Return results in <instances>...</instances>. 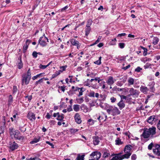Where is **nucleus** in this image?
I'll list each match as a JSON object with an SVG mask.
<instances>
[{
  "mask_svg": "<svg viewBox=\"0 0 160 160\" xmlns=\"http://www.w3.org/2000/svg\"><path fill=\"white\" fill-rule=\"evenodd\" d=\"M156 128L152 127L151 128H144L143 130V132L141 135L144 138H149L151 135H153L156 133Z\"/></svg>",
  "mask_w": 160,
  "mask_h": 160,
  "instance_id": "obj_1",
  "label": "nucleus"
},
{
  "mask_svg": "<svg viewBox=\"0 0 160 160\" xmlns=\"http://www.w3.org/2000/svg\"><path fill=\"white\" fill-rule=\"evenodd\" d=\"M31 72L30 69L29 68L27 73H23L22 75V85H23L24 84L28 85L31 79Z\"/></svg>",
  "mask_w": 160,
  "mask_h": 160,
  "instance_id": "obj_2",
  "label": "nucleus"
},
{
  "mask_svg": "<svg viewBox=\"0 0 160 160\" xmlns=\"http://www.w3.org/2000/svg\"><path fill=\"white\" fill-rule=\"evenodd\" d=\"M132 148V146L131 145H128L126 146L124 150V152L125 153L122 155V157L126 158H129L132 154L131 152V151Z\"/></svg>",
  "mask_w": 160,
  "mask_h": 160,
  "instance_id": "obj_3",
  "label": "nucleus"
},
{
  "mask_svg": "<svg viewBox=\"0 0 160 160\" xmlns=\"http://www.w3.org/2000/svg\"><path fill=\"white\" fill-rule=\"evenodd\" d=\"M107 112L110 114L111 112L112 113V115L113 116H115L119 114L121 112L116 107H113L112 106H110L109 108L107 109Z\"/></svg>",
  "mask_w": 160,
  "mask_h": 160,
  "instance_id": "obj_4",
  "label": "nucleus"
},
{
  "mask_svg": "<svg viewBox=\"0 0 160 160\" xmlns=\"http://www.w3.org/2000/svg\"><path fill=\"white\" fill-rule=\"evenodd\" d=\"M9 131L10 134L11 136H14L15 138L18 140H22L23 139V137L19 135L20 133L18 130H13V129L10 128Z\"/></svg>",
  "mask_w": 160,
  "mask_h": 160,
  "instance_id": "obj_5",
  "label": "nucleus"
},
{
  "mask_svg": "<svg viewBox=\"0 0 160 160\" xmlns=\"http://www.w3.org/2000/svg\"><path fill=\"white\" fill-rule=\"evenodd\" d=\"M38 44L43 47L46 46L47 42H48V39L45 37L44 34L42 37L40 38L38 41Z\"/></svg>",
  "mask_w": 160,
  "mask_h": 160,
  "instance_id": "obj_6",
  "label": "nucleus"
},
{
  "mask_svg": "<svg viewBox=\"0 0 160 160\" xmlns=\"http://www.w3.org/2000/svg\"><path fill=\"white\" fill-rule=\"evenodd\" d=\"M91 158L89 160H98L101 157V153L98 152H93L90 155Z\"/></svg>",
  "mask_w": 160,
  "mask_h": 160,
  "instance_id": "obj_7",
  "label": "nucleus"
},
{
  "mask_svg": "<svg viewBox=\"0 0 160 160\" xmlns=\"http://www.w3.org/2000/svg\"><path fill=\"white\" fill-rule=\"evenodd\" d=\"M9 145V149L12 151L17 149L18 147V144L15 142H10Z\"/></svg>",
  "mask_w": 160,
  "mask_h": 160,
  "instance_id": "obj_8",
  "label": "nucleus"
},
{
  "mask_svg": "<svg viewBox=\"0 0 160 160\" xmlns=\"http://www.w3.org/2000/svg\"><path fill=\"white\" fill-rule=\"evenodd\" d=\"M70 42L73 46H76L78 49L80 48V44L78 41L72 38L70 39Z\"/></svg>",
  "mask_w": 160,
  "mask_h": 160,
  "instance_id": "obj_9",
  "label": "nucleus"
},
{
  "mask_svg": "<svg viewBox=\"0 0 160 160\" xmlns=\"http://www.w3.org/2000/svg\"><path fill=\"white\" fill-rule=\"evenodd\" d=\"M115 79H114L113 78L112 76L108 77V79L106 80V83L109 85L111 86L116 81Z\"/></svg>",
  "mask_w": 160,
  "mask_h": 160,
  "instance_id": "obj_10",
  "label": "nucleus"
},
{
  "mask_svg": "<svg viewBox=\"0 0 160 160\" xmlns=\"http://www.w3.org/2000/svg\"><path fill=\"white\" fill-rule=\"evenodd\" d=\"M84 84L85 85L88 86L89 87H91L93 89H98L99 87L97 83L95 84H90L88 82H85L84 83Z\"/></svg>",
  "mask_w": 160,
  "mask_h": 160,
  "instance_id": "obj_11",
  "label": "nucleus"
},
{
  "mask_svg": "<svg viewBox=\"0 0 160 160\" xmlns=\"http://www.w3.org/2000/svg\"><path fill=\"white\" fill-rule=\"evenodd\" d=\"M155 116L154 115L149 117L147 120V121L149 123L152 124L156 120Z\"/></svg>",
  "mask_w": 160,
  "mask_h": 160,
  "instance_id": "obj_12",
  "label": "nucleus"
},
{
  "mask_svg": "<svg viewBox=\"0 0 160 160\" xmlns=\"http://www.w3.org/2000/svg\"><path fill=\"white\" fill-rule=\"evenodd\" d=\"M129 93L132 95H138V91L136 89H134L133 88H130L129 91Z\"/></svg>",
  "mask_w": 160,
  "mask_h": 160,
  "instance_id": "obj_13",
  "label": "nucleus"
},
{
  "mask_svg": "<svg viewBox=\"0 0 160 160\" xmlns=\"http://www.w3.org/2000/svg\"><path fill=\"white\" fill-rule=\"evenodd\" d=\"M140 91L144 94H147L149 91V89L146 87L141 86L140 88Z\"/></svg>",
  "mask_w": 160,
  "mask_h": 160,
  "instance_id": "obj_14",
  "label": "nucleus"
},
{
  "mask_svg": "<svg viewBox=\"0 0 160 160\" xmlns=\"http://www.w3.org/2000/svg\"><path fill=\"white\" fill-rule=\"evenodd\" d=\"M124 158L122 157L121 154H118L114 157H113L111 160H122Z\"/></svg>",
  "mask_w": 160,
  "mask_h": 160,
  "instance_id": "obj_15",
  "label": "nucleus"
},
{
  "mask_svg": "<svg viewBox=\"0 0 160 160\" xmlns=\"http://www.w3.org/2000/svg\"><path fill=\"white\" fill-rule=\"evenodd\" d=\"M27 117L32 121L33 120H34L35 119V114L32 112H29L27 115Z\"/></svg>",
  "mask_w": 160,
  "mask_h": 160,
  "instance_id": "obj_16",
  "label": "nucleus"
},
{
  "mask_svg": "<svg viewBox=\"0 0 160 160\" xmlns=\"http://www.w3.org/2000/svg\"><path fill=\"white\" fill-rule=\"evenodd\" d=\"M117 105L119 107V108L120 110L122 109L125 106V104L123 102V100H121L118 103Z\"/></svg>",
  "mask_w": 160,
  "mask_h": 160,
  "instance_id": "obj_17",
  "label": "nucleus"
},
{
  "mask_svg": "<svg viewBox=\"0 0 160 160\" xmlns=\"http://www.w3.org/2000/svg\"><path fill=\"white\" fill-rule=\"evenodd\" d=\"M74 118L75 121L78 124L80 123L81 122V120L80 117V115L78 113H76L74 116Z\"/></svg>",
  "mask_w": 160,
  "mask_h": 160,
  "instance_id": "obj_18",
  "label": "nucleus"
},
{
  "mask_svg": "<svg viewBox=\"0 0 160 160\" xmlns=\"http://www.w3.org/2000/svg\"><path fill=\"white\" fill-rule=\"evenodd\" d=\"M92 139H93V143L94 145H97L99 144V140L98 136H93L92 137Z\"/></svg>",
  "mask_w": 160,
  "mask_h": 160,
  "instance_id": "obj_19",
  "label": "nucleus"
},
{
  "mask_svg": "<svg viewBox=\"0 0 160 160\" xmlns=\"http://www.w3.org/2000/svg\"><path fill=\"white\" fill-rule=\"evenodd\" d=\"M134 79L132 78H128V85L130 86L131 85H132L134 84Z\"/></svg>",
  "mask_w": 160,
  "mask_h": 160,
  "instance_id": "obj_20",
  "label": "nucleus"
},
{
  "mask_svg": "<svg viewBox=\"0 0 160 160\" xmlns=\"http://www.w3.org/2000/svg\"><path fill=\"white\" fill-rule=\"evenodd\" d=\"M115 144L116 145H122L123 144V142L121 141V140L119 138H117L116 139L115 141Z\"/></svg>",
  "mask_w": 160,
  "mask_h": 160,
  "instance_id": "obj_21",
  "label": "nucleus"
},
{
  "mask_svg": "<svg viewBox=\"0 0 160 160\" xmlns=\"http://www.w3.org/2000/svg\"><path fill=\"white\" fill-rule=\"evenodd\" d=\"M29 41L28 40H27L25 42V44L23 48V52L25 53L26 52V50L27 49L28 47V42Z\"/></svg>",
  "mask_w": 160,
  "mask_h": 160,
  "instance_id": "obj_22",
  "label": "nucleus"
},
{
  "mask_svg": "<svg viewBox=\"0 0 160 160\" xmlns=\"http://www.w3.org/2000/svg\"><path fill=\"white\" fill-rule=\"evenodd\" d=\"M104 117L105 118V119L103 120V121H104L107 118V116L106 115H105L104 114H103L102 116H99L98 119L99 121L101 122L102 120H103L104 119Z\"/></svg>",
  "mask_w": 160,
  "mask_h": 160,
  "instance_id": "obj_23",
  "label": "nucleus"
},
{
  "mask_svg": "<svg viewBox=\"0 0 160 160\" xmlns=\"http://www.w3.org/2000/svg\"><path fill=\"white\" fill-rule=\"evenodd\" d=\"M154 84L153 82H151V84L150 83V84L148 85V86H149L150 88V91L151 92H154L155 90V88H154Z\"/></svg>",
  "mask_w": 160,
  "mask_h": 160,
  "instance_id": "obj_24",
  "label": "nucleus"
},
{
  "mask_svg": "<svg viewBox=\"0 0 160 160\" xmlns=\"http://www.w3.org/2000/svg\"><path fill=\"white\" fill-rule=\"evenodd\" d=\"M81 109L82 110H83L84 112H86L88 111V108L84 104H82L81 106Z\"/></svg>",
  "mask_w": 160,
  "mask_h": 160,
  "instance_id": "obj_25",
  "label": "nucleus"
},
{
  "mask_svg": "<svg viewBox=\"0 0 160 160\" xmlns=\"http://www.w3.org/2000/svg\"><path fill=\"white\" fill-rule=\"evenodd\" d=\"M79 105L78 104L74 105L73 106V109L75 112H78L80 110Z\"/></svg>",
  "mask_w": 160,
  "mask_h": 160,
  "instance_id": "obj_26",
  "label": "nucleus"
},
{
  "mask_svg": "<svg viewBox=\"0 0 160 160\" xmlns=\"http://www.w3.org/2000/svg\"><path fill=\"white\" fill-rule=\"evenodd\" d=\"M159 41V39L156 37H154L152 40V43L154 45L157 44Z\"/></svg>",
  "mask_w": 160,
  "mask_h": 160,
  "instance_id": "obj_27",
  "label": "nucleus"
},
{
  "mask_svg": "<svg viewBox=\"0 0 160 160\" xmlns=\"http://www.w3.org/2000/svg\"><path fill=\"white\" fill-rule=\"evenodd\" d=\"M105 83L106 82L105 81H102L99 83V84L100 86L102 87V88L105 89L106 88Z\"/></svg>",
  "mask_w": 160,
  "mask_h": 160,
  "instance_id": "obj_28",
  "label": "nucleus"
},
{
  "mask_svg": "<svg viewBox=\"0 0 160 160\" xmlns=\"http://www.w3.org/2000/svg\"><path fill=\"white\" fill-rule=\"evenodd\" d=\"M40 138H34L30 142L31 144H34L39 142L40 140Z\"/></svg>",
  "mask_w": 160,
  "mask_h": 160,
  "instance_id": "obj_29",
  "label": "nucleus"
},
{
  "mask_svg": "<svg viewBox=\"0 0 160 160\" xmlns=\"http://www.w3.org/2000/svg\"><path fill=\"white\" fill-rule=\"evenodd\" d=\"M153 153L159 156L160 155V150L157 149H153Z\"/></svg>",
  "mask_w": 160,
  "mask_h": 160,
  "instance_id": "obj_30",
  "label": "nucleus"
},
{
  "mask_svg": "<svg viewBox=\"0 0 160 160\" xmlns=\"http://www.w3.org/2000/svg\"><path fill=\"white\" fill-rule=\"evenodd\" d=\"M64 118V115L63 114H61V115H60L59 113V115L58 116V117L57 118V119L58 120L62 121V120Z\"/></svg>",
  "mask_w": 160,
  "mask_h": 160,
  "instance_id": "obj_31",
  "label": "nucleus"
},
{
  "mask_svg": "<svg viewBox=\"0 0 160 160\" xmlns=\"http://www.w3.org/2000/svg\"><path fill=\"white\" fill-rule=\"evenodd\" d=\"M87 28L85 29V35L88 36L90 33L91 30L90 27H86Z\"/></svg>",
  "mask_w": 160,
  "mask_h": 160,
  "instance_id": "obj_32",
  "label": "nucleus"
},
{
  "mask_svg": "<svg viewBox=\"0 0 160 160\" xmlns=\"http://www.w3.org/2000/svg\"><path fill=\"white\" fill-rule=\"evenodd\" d=\"M95 92L93 91H90L88 94V96L90 97H95Z\"/></svg>",
  "mask_w": 160,
  "mask_h": 160,
  "instance_id": "obj_33",
  "label": "nucleus"
},
{
  "mask_svg": "<svg viewBox=\"0 0 160 160\" xmlns=\"http://www.w3.org/2000/svg\"><path fill=\"white\" fill-rule=\"evenodd\" d=\"M102 58L101 57H100L99 58V59L94 62V63L97 65H100L101 64V59Z\"/></svg>",
  "mask_w": 160,
  "mask_h": 160,
  "instance_id": "obj_34",
  "label": "nucleus"
},
{
  "mask_svg": "<svg viewBox=\"0 0 160 160\" xmlns=\"http://www.w3.org/2000/svg\"><path fill=\"white\" fill-rule=\"evenodd\" d=\"M84 91V89L83 88H80V89L79 90V94L78 95V96L80 97L83 94V92Z\"/></svg>",
  "mask_w": 160,
  "mask_h": 160,
  "instance_id": "obj_35",
  "label": "nucleus"
},
{
  "mask_svg": "<svg viewBox=\"0 0 160 160\" xmlns=\"http://www.w3.org/2000/svg\"><path fill=\"white\" fill-rule=\"evenodd\" d=\"M117 40L116 38H114L113 39H112V40L110 42V43L111 45H115L116 44V42Z\"/></svg>",
  "mask_w": 160,
  "mask_h": 160,
  "instance_id": "obj_36",
  "label": "nucleus"
},
{
  "mask_svg": "<svg viewBox=\"0 0 160 160\" xmlns=\"http://www.w3.org/2000/svg\"><path fill=\"white\" fill-rule=\"evenodd\" d=\"M68 93L69 96H72L75 94V91L70 90L68 92Z\"/></svg>",
  "mask_w": 160,
  "mask_h": 160,
  "instance_id": "obj_37",
  "label": "nucleus"
},
{
  "mask_svg": "<svg viewBox=\"0 0 160 160\" xmlns=\"http://www.w3.org/2000/svg\"><path fill=\"white\" fill-rule=\"evenodd\" d=\"M84 155H78L75 160H84Z\"/></svg>",
  "mask_w": 160,
  "mask_h": 160,
  "instance_id": "obj_38",
  "label": "nucleus"
},
{
  "mask_svg": "<svg viewBox=\"0 0 160 160\" xmlns=\"http://www.w3.org/2000/svg\"><path fill=\"white\" fill-rule=\"evenodd\" d=\"M118 46L119 48L122 49L124 48L125 44L122 42H120L118 43Z\"/></svg>",
  "mask_w": 160,
  "mask_h": 160,
  "instance_id": "obj_39",
  "label": "nucleus"
},
{
  "mask_svg": "<svg viewBox=\"0 0 160 160\" xmlns=\"http://www.w3.org/2000/svg\"><path fill=\"white\" fill-rule=\"evenodd\" d=\"M110 154L109 152H104L103 154L102 157L104 158H106L108 157L109 156H110Z\"/></svg>",
  "mask_w": 160,
  "mask_h": 160,
  "instance_id": "obj_40",
  "label": "nucleus"
},
{
  "mask_svg": "<svg viewBox=\"0 0 160 160\" xmlns=\"http://www.w3.org/2000/svg\"><path fill=\"white\" fill-rule=\"evenodd\" d=\"M92 21L91 19H89L88 22L87 23L86 25V27H90V26L92 24Z\"/></svg>",
  "mask_w": 160,
  "mask_h": 160,
  "instance_id": "obj_41",
  "label": "nucleus"
},
{
  "mask_svg": "<svg viewBox=\"0 0 160 160\" xmlns=\"http://www.w3.org/2000/svg\"><path fill=\"white\" fill-rule=\"evenodd\" d=\"M18 68L19 69H21L22 67L23 64L21 59H20V62L18 63Z\"/></svg>",
  "mask_w": 160,
  "mask_h": 160,
  "instance_id": "obj_42",
  "label": "nucleus"
},
{
  "mask_svg": "<svg viewBox=\"0 0 160 160\" xmlns=\"http://www.w3.org/2000/svg\"><path fill=\"white\" fill-rule=\"evenodd\" d=\"M44 73H40L39 74H38L36 76H33L32 78V79L33 80H35V79H36L37 78H38V77H39L40 76H41V75L42 74H44Z\"/></svg>",
  "mask_w": 160,
  "mask_h": 160,
  "instance_id": "obj_43",
  "label": "nucleus"
},
{
  "mask_svg": "<svg viewBox=\"0 0 160 160\" xmlns=\"http://www.w3.org/2000/svg\"><path fill=\"white\" fill-rule=\"evenodd\" d=\"M110 99L111 102L112 103L115 102L117 100V99L113 97H111Z\"/></svg>",
  "mask_w": 160,
  "mask_h": 160,
  "instance_id": "obj_44",
  "label": "nucleus"
},
{
  "mask_svg": "<svg viewBox=\"0 0 160 160\" xmlns=\"http://www.w3.org/2000/svg\"><path fill=\"white\" fill-rule=\"evenodd\" d=\"M121 98V100H122V99H125L126 100H129V97H127L124 95H121L120 96Z\"/></svg>",
  "mask_w": 160,
  "mask_h": 160,
  "instance_id": "obj_45",
  "label": "nucleus"
},
{
  "mask_svg": "<svg viewBox=\"0 0 160 160\" xmlns=\"http://www.w3.org/2000/svg\"><path fill=\"white\" fill-rule=\"evenodd\" d=\"M107 105L106 104H105L103 102H100L99 104V106L101 108L103 109H105V105Z\"/></svg>",
  "mask_w": 160,
  "mask_h": 160,
  "instance_id": "obj_46",
  "label": "nucleus"
},
{
  "mask_svg": "<svg viewBox=\"0 0 160 160\" xmlns=\"http://www.w3.org/2000/svg\"><path fill=\"white\" fill-rule=\"evenodd\" d=\"M143 48V50H144L143 55L144 56H145L147 55L148 50L147 48Z\"/></svg>",
  "mask_w": 160,
  "mask_h": 160,
  "instance_id": "obj_47",
  "label": "nucleus"
},
{
  "mask_svg": "<svg viewBox=\"0 0 160 160\" xmlns=\"http://www.w3.org/2000/svg\"><path fill=\"white\" fill-rule=\"evenodd\" d=\"M83 98H81L77 100L78 103L79 104L82 103L83 102Z\"/></svg>",
  "mask_w": 160,
  "mask_h": 160,
  "instance_id": "obj_48",
  "label": "nucleus"
},
{
  "mask_svg": "<svg viewBox=\"0 0 160 160\" xmlns=\"http://www.w3.org/2000/svg\"><path fill=\"white\" fill-rule=\"evenodd\" d=\"M33 57L34 58H36L38 56L37 52L36 51H34L32 54Z\"/></svg>",
  "mask_w": 160,
  "mask_h": 160,
  "instance_id": "obj_49",
  "label": "nucleus"
},
{
  "mask_svg": "<svg viewBox=\"0 0 160 160\" xmlns=\"http://www.w3.org/2000/svg\"><path fill=\"white\" fill-rule=\"evenodd\" d=\"M129 100H126L127 102H128V103H129L130 104H131L132 103H135V102H134L132 101V99L131 98H130L129 97Z\"/></svg>",
  "mask_w": 160,
  "mask_h": 160,
  "instance_id": "obj_50",
  "label": "nucleus"
},
{
  "mask_svg": "<svg viewBox=\"0 0 160 160\" xmlns=\"http://www.w3.org/2000/svg\"><path fill=\"white\" fill-rule=\"evenodd\" d=\"M39 68H40L44 69L47 68L46 65H42V64H40L39 66Z\"/></svg>",
  "mask_w": 160,
  "mask_h": 160,
  "instance_id": "obj_51",
  "label": "nucleus"
},
{
  "mask_svg": "<svg viewBox=\"0 0 160 160\" xmlns=\"http://www.w3.org/2000/svg\"><path fill=\"white\" fill-rule=\"evenodd\" d=\"M102 80V79H101L100 77H95V81H98V83H99L101 82L100 81Z\"/></svg>",
  "mask_w": 160,
  "mask_h": 160,
  "instance_id": "obj_52",
  "label": "nucleus"
},
{
  "mask_svg": "<svg viewBox=\"0 0 160 160\" xmlns=\"http://www.w3.org/2000/svg\"><path fill=\"white\" fill-rule=\"evenodd\" d=\"M71 132L72 133H74L75 132L78 131V130L77 129H71L70 130Z\"/></svg>",
  "mask_w": 160,
  "mask_h": 160,
  "instance_id": "obj_53",
  "label": "nucleus"
},
{
  "mask_svg": "<svg viewBox=\"0 0 160 160\" xmlns=\"http://www.w3.org/2000/svg\"><path fill=\"white\" fill-rule=\"evenodd\" d=\"M17 91V88L16 86H14L13 88V93H15Z\"/></svg>",
  "mask_w": 160,
  "mask_h": 160,
  "instance_id": "obj_54",
  "label": "nucleus"
},
{
  "mask_svg": "<svg viewBox=\"0 0 160 160\" xmlns=\"http://www.w3.org/2000/svg\"><path fill=\"white\" fill-rule=\"evenodd\" d=\"M13 117L14 119V120L16 121L18 118V114L16 113V114L13 115Z\"/></svg>",
  "mask_w": 160,
  "mask_h": 160,
  "instance_id": "obj_55",
  "label": "nucleus"
},
{
  "mask_svg": "<svg viewBox=\"0 0 160 160\" xmlns=\"http://www.w3.org/2000/svg\"><path fill=\"white\" fill-rule=\"evenodd\" d=\"M137 158L136 155L135 154H133L131 156V159L132 160H135Z\"/></svg>",
  "mask_w": 160,
  "mask_h": 160,
  "instance_id": "obj_56",
  "label": "nucleus"
},
{
  "mask_svg": "<svg viewBox=\"0 0 160 160\" xmlns=\"http://www.w3.org/2000/svg\"><path fill=\"white\" fill-rule=\"evenodd\" d=\"M141 70H142V68H140V67H138L136 69H135V71L137 72H139Z\"/></svg>",
  "mask_w": 160,
  "mask_h": 160,
  "instance_id": "obj_57",
  "label": "nucleus"
},
{
  "mask_svg": "<svg viewBox=\"0 0 160 160\" xmlns=\"http://www.w3.org/2000/svg\"><path fill=\"white\" fill-rule=\"evenodd\" d=\"M59 88H60L61 90L63 92H64L65 90V87L64 86H59L58 87Z\"/></svg>",
  "mask_w": 160,
  "mask_h": 160,
  "instance_id": "obj_58",
  "label": "nucleus"
},
{
  "mask_svg": "<svg viewBox=\"0 0 160 160\" xmlns=\"http://www.w3.org/2000/svg\"><path fill=\"white\" fill-rule=\"evenodd\" d=\"M123 134L126 135V136H128L129 138H130V133L129 132H123Z\"/></svg>",
  "mask_w": 160,
  "mask_h": 160,
  "instance_id": "obj_59",
  "label": "nucleus"
},
{
  "mask_svg": "<svg viewBox=\"0 0 160 160\" xmlns=\"http://www.w3.org/2000/svg\"><path fill=\"white\" fill-rule=\"evenodd\" d=\"M68 6H65L64 8H62L60 10L61 12H62L63 11L67 9L68 8Z\"/></svg>",
  "mask_w": 160,
  "mask_h": 160,
  "instance_id": "obj_60",
  "label": "nucleus"
},
{
  "mask_svg": "<svg viewBox=\"0 0 160 160\" xmlns=\"http://www.w3.org/2000/svg\"><path fill=\"white\" fill-rule=\"evenodd\" d=\"M153 143H151L148 147V148L149 150H151L152 147Z\"/></svg>",
  "mask_w": 160,
  "mask_h": 160,
  "instance_id": "obj_61",
  "label": "nucleus"
},
{
  "mask_svg": "<svg viewBox=\"0 0 160 160\" xmlns=\"http://www.w3.org/2000/svg\"><path fill=\"white\" fill-rule=\"evenodd\" d=\"M38 158H37L36 157H34L33 158H27L25 160H35L36 159H37Z\"/></svg>",
  "mask_w": 160,
  "mask_h": 160,
  "instance_id": "obj_62",
  "label": "nucleus"
},
{
  "mask_svg": "<svg viewBox=\"0 0 160 160\" xmlns=\"http://www.w3.org/2000/svg\"><path fill=\"white\" fill-rule=\"evenodd\" d=\"M155 148H154V149H157L158 150H160V145L157 144L155 146Z\"/></svg>",
  "mask_w": 160,
  "mask_h": 160,
  "instance_id": "obj_63",
  "label": "nucleus"
},
{
  "mask_svg": "<svg viewBox=\"0 0 160 160\" xmlns=\"http://www.w3.org/2000/svg\"><path fill=\"white\" fill-rule=\"evenodd\" d=\"M157 126L158 128L160 130V120H159V122L157 124Z\"/></svg>",
  "mask_w": 160,
  "mask_h": 160,
  "instance_id": "obj_64",
  "label": "nucleus"
}]
</instances>
